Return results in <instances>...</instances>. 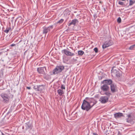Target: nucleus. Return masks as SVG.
<instances>
[{
	"mask_svg": "<svg viewBox=\"0 0 135 135\" xmlns=\"http://www.w3.org/2000/svg\"><path fill=\"white\" fill-rule=\"evenodd\" d=\"M94 105V103L91 106L90 104L86 101L84 100L82 103L81 108L83 110H86V111H89Z\"/></svg>",
	"mask_w": 135,
	"mask_h": 135,
	"instance_id": "nucleus-2",
	"label": "nucleus"
},
{
	"mask_svg": "<svg viewBox=\"0 0 135 135\" xmlns=\"http://www.w3.org/2000/svg\"><path fill=\"white\" fill-rule=\"evenodd\" d=\"M61 89H65V86L63 85H61Z\"/></svg>",
	"mask_w": 135,
	"mask_h": 135,
	"instance_id": "nucleus-27",
	"label": "nucleus"
},
{
	"mask_svg": "<svg viewBox=\"0 0 135 135\" xmlns=\"http://www.w3.org/2000/svg\"><path fill=\"white\" fill-rule=\"evenodd\" d=\"M93 134L94 135H98L97 133H93Z\"/></svg>",
	"mask_w": 135,
	"mask_h": 135,
	"instance_id": "nucleus-33",
	"label": "nucleus"
},
{
	"mask_svg": "<svg viewBox=\"0 0 135 135\" xmlns=\"http://www.w3.org/2000/svg\"><path fill=\"white\" fill-rule=\"evenodd\" d=\"M127 118L126 119L127 122L129 123L128 125L131 126L133 124L134 122L133 120L134 118L132 113L128 114L127 116Z\"/></svg>",
	"mask_w": 135,
	"mask_h": 135,
	"instance_id": "nucleus-4",
	"label": "nucleus"
},
{
	"mask_svg": "<svg viewBox=\"0 0 135 135\" xmlns=\"http://www.w3.org/2000/svg\"><path fill=\"white\" fill-rule=\"evenodd\" d=\"M78 21L77 19H74L71 22L68 23L69 26H70L71 25H75L76 23L78 22Z\"/></svg>",
	"mask_w": 135,
	"mask_h": 135,
	"instance_id": "nucleus-13",
	"label": "nucleus"
},
{
	"mask_svg": "<svg viewBox=\"0 0 135 135\" xmlns=\"http://www.w3.org/2000/svg\"><path fill=\"white\" fill-rule=\"evenodd\" d=\"M113 44V42L111 40H109L106 41L104 43V44L102 45V47L103 49H104L108 47Z\"/></svg>",
	"mask_w": 135,
	"mask_h": 135,
	"instance_id": "nucleus-8",
	"label": "nucleus"
},
{
	"mask_svg": "<svg viewBox=\"0 0 135 135\" xmlns=\"http://www.w3.org/2000/svg\"><path fill=\"white\" fill-rule=\"evenodd\" d=\"M23 129L24 128V127H23V128H22Z\"/></svg>",
	"mask_w": 135,
	"mask_h": 135,
	"instance_id": "nucleus-36",
	"label": "nucleus"
},
{
	"mask_svg": "<svg viewBox=\"0 0 135 135\" xmlns=\"http://www.w3.org/2000/svg\"><path fill=\"white\" fill-rule=\"evenodd\" d=\"M61 52L62 53H64L68 56H72L74 55H75L74 53H73L66 49L62 50Z\"/></svg>",
	"mask_w": 135,
	"mask_h": 135,
	"instance_id": "nucleus-10",
	"label": "nucleus"
},
{
	"mask_svg": "<svg viewBox=\"0 0 135 135\" xmlns=\"http://www.w3.org/2000/svg\"><path fill=\"white\" fill-rule=\"evenodd\" d=\"M64 20L62 19H61L57 22V23L61 24L63 22Z\"/></svg>",
	"mask_w": 135,
	"mask_h": 135,
	"instance_id": "nucleus-22",
	"label": "nucleus"
},
{
	"mask_svg": "<svg viewBox=\"0 0 135 135\" xmlns=\"http://www.w3.org/2000/svg\"><path fill=\"white\" fill-rule=\"evenodd\" d=\"M84 100L86 101L87 102L89 103L90 104L93 102V98H86Z\"/></svg>",
	"mask_w": 135,
	"mask_h": 135,
	"instance_id": "nucleus-16",
	"label": "nucleus"
},
{
	"mask_svg": "<svg viewBox=\"0 0 135 135\" xmlns=\"http://www.w3.org/2000/svg\"><path fill=\"white\" fill-rule=\"evenodd\" d=\"M112 81L111 79L105 80L103 81L102 83L103 84L105 83L108 85H110L112 84Z\"/></svg>",
	"mask_w": 135,
	"mask_h": 135,
	"instance_id": "nucleus-14",
	"label": "nucleus"
},
{
	"mask_svg": "<svg viewBox=\"0 0 135 135\" xmlns=\"http://www.w3.org/2000/svg\"><path fill=\"white\" fill-rule=\"evenodd\" d=\"M26 88L28 89H30L31 88L30 87H27Z\"/></svg>",
	"mask_w": 135,
	"mask_h": 135,
	"instance_id": "nucleus-31",
	"label": "nucleus"
},
{
	"mask_svg": "<svg viewBox=\"0 0 135 135\" xmlns=\"http://www.w3.org/2000/svg\"><path fill=\"white\" fill-rule=\"evenodd\" d=\"M104 94L107 96H102L100 98L99 101L102 103H105L107 102L108 100V99L111 95L109 91H107L104 93Z\"/></svg>",
	"mask_w": 135,
	"mask_h": 135,
	"instance_id": "nucleus-3",
	"label": "nucleus"
},
{
	"mask_svg": "<svg viewBox=\"0 0 135 135\" xmlns=\"http://www.w3.org/2000/svg\"><path fill=\"white\" fill-rule=\"evenodd\" d=\"M118 71H117L116 72V75L118 77H120V74L118 73Z\"/></svg>",
	"mask_w": 135,
	"mask_h": 135,
	"instance_id": "nucleus-28",
	"label": "nucleus"
},
{
	"mask_svg": "<svg viewBox=\"0 0 135 135\" xmlns=\"http://www.w3.org/2000/svg\"><path fill=\"white\" fill-rule=\"evenodd\" d=\"M45 86L44 85H35L34 86L33 88L36 91L41 92L42 90L44 89Z\"/></svg>",
	"mask_w": 135,
	"mask_h": 135,
	"instance_id": "nucleus-6",
	"label": "nucleus"
},
{
	"mask_svg": "<svg viewBox=\"0 0 135 135\" xmlns=\"http://www.w3.org/2000/svg\"><path fill=\"white\" fill-rule=\"evenodd\" d=\"M2 98V101L4 103H7L11 98H12L13 95L10 93L9 91L7 93H2L0 95Z\"/></svg>",
	"mask_w": 135,
	"mask_h": 135,
	"instance_id": "nucleus-1",
	"label": "nucleus"
},
{
	"mask_svg": "<svg viewBox=\"0 0 135 135\" xmlns=\"http://www.w3.org/2000/svg\"><path fill=\"white\" fill-rule=\"evenodd\" d=\"M100 89L102 90L105 92L108 91L109 87L107 84H104L101 86Z\"/></svg>",
	"mask_w": 135,
	"mask_h": 135,
	"instance_id": "nucleus-11",
	"label": "nucleus"
},
{
	"mask_svg": "<svg viewBox=\"0 0 135 135\" xmlns=\"http://www.w3.org/2000/svg\"><path fill=\"white\" fill-rule=\"evenodd\" d=\"M114 117L117 119L123 116V114L122 113H118L114 114Z\"/></svg>",
	"mask_w": 135,
	"mask_h": 135,
	"instance_id": "nucleus-12",
	"label": "nucleus"
},
{
	"mask_svg": "<svg viewBox=\"0 0 135 135\" xmlns=\"http://www.w3.org/2000/svg\"><path fill=\"white\" fill-rule=\"evenodd\" d=\"M57 92L60 96H61L64 94V92L62 89H59L58 90Z\"/></svg>",
	"mask_w": 135,
	"mask_h": 135,
	"instance_id": "nucleus-17",
	"label": "nucleus"
},
{
	"mask_svg": "<svg viewBox=\"0 0 135 135\" xmlns=\"http://www.w3.org/2000/svg\"><path fill=\"white\" fill-rule=\"evenodd\" d=\"M53 26L51 25L48 27H43V33L46 34L49 32L53 28Z\"/></svg>",
	"mask_w": 135,
	"mask_h": 135,
	"instance_id": "nucleus-7",
	"label": "nucleus"
},
{
	"mask_svg": "<svg viewBox=\"0 0 135 135\" xmlns=\"http://www.w3.org/2000/svg\"><path fill=\"white\" fill-rule=\"evenodd\" d=\"M135 2V0H130L129 5L131 6Z\"/></svg>",
	"mask_w": 135,
	"mask_h": 135,
	"instance_id": "nucleus-18",
	"label": "nucleus"
},
{
	"mask_svg": "<svg viewBox=\"0 0 135 135\" xmlns=\"http://www.w3.org/2000/svg\"><path fill=\"white\" fill-rule=\"evenodd\" d=\"M16 45L15 44H12L10 45V46L11 47H13L15 46Z\"/></svg>",
	"mask_w": 135,
	"mask_h": 135,
	"instance_id": "nucleus-29",
	"label": "nucleus"
},
{
	"mask_svg": "<svg viewBox=\"0 0 135 135\" xmlns=\"http://www.w3.org/2000/svg\"><path fill=\"white\" fill-rule=\"evenodd\" d=\"M94 51H95V52H98V49L97 47H95L94 49Z\"/></svg>",
	"mask_w": 135,
	"mask_h": 135,
	"instance_id": "nucleus-26",
	"label": "nucleus"
},
{
	"mask_svg": "<svg viewBox=\"0 0 135 135\" xmlns=\"http://www.w3.org/2000/svg\"><path fill=\"white\" fill-rule=\"evenodd\" d=\"M37 71L40 74L44 75L45 74V72L46 71V68L44 67L38 68Z\"/></svg>",
	"mask_w": 135,
	"mask_h": 135,
	"instance_id": "nucleus-9",
	"label": "nucleus"
},
{
	"mask_svg": "<svg viewBox=\"0 0 135 135\" xmlns=\"http://www.w3.org/2000/svg\"><path fill=\"white\" fill-rule=\"evenodd\" d=\"M118 135H121V133L119 131H118Z\"/></svg>",
	"mask_w": 135,
	"mask_h": 135,
	"instance_id": "nucleus-30",
	"label": "nucleus"
},
{
	"mask_svg": "<svg viewBox=\"0 0 135 135\" xmlns=\"http://www.w3.org/2000/svg\"><path fill=\"white\" fill-rule=\"evenodd\" d=\"M121 19L120 17H119L117 20V22L118 23H120L121 22Z\"/></svg>",
	"mask_w": 135,
	"mask_h": 135,
	"instance_id": "nucleus-24",
	"label": "nucleus"
},
{
	"mask_svg": "<svg viewBox=\"0 0 135 135\" xmlns=\"http://www.w3.org/2000/svg\"><path fill=\"white\" fill-rule=\"evenodd\" d=\"M1 134L2 135H4L3 133H2L1 131H0V135H1Z\"/></svg>",
	"mask_w": 135,
	"mask_h": 135,
	"instance_id": "nucleus-32",
	"label": "nucleus"
},
{
	"mask_svg": "<svg viewBox=\"0 0 135 135\" xmlns=\"http://www.w3.org/2000/svg\"><path fill=\"white\" fill-rule=\"evenodd\" d=\"M111 90L112 92H114L116 91V85L112 84L110 85Z\"/></svg>",
	"mask_w": 135,
	"mask_h": 135,
	"instance_id": "nucleus-15",
	"label": "nucleus"
},
{
	"mask_svg": "<svg viewBox=\"0 0 135 135\" xmlns=\"http://www.w3.org/2000/svg\"><path fill=\"white\" fill-rule=\"evenodd\" d=\"M25 127L26 128V129L27 130V129H29L30 128L31 126L30 125H28L27 124H26L25 126Z\"/></svg>",
	"mask_w": 135,
	"mask_h": 135,
	"instance_id": "nucleus-21",
	"label": "nucleus"
},
{
	"mask_svg": "<svg viewBox=\"0 0 135 135\" xmlns=\"http://www.w3.org/2000/svg\"><path fill=\"white\" fill-rule=\"evenodd\" d=\"M1 53L0 52V55H1Z\"/></svg>",
	"mask_w": 135,
	"mask_h": 135,
	"instance_id": "nucleus-35",
	"label": "nucleus"
},
{
	"mask_svg": "<svg viewBox=\"0 0 135 135\" xmlns=\"http://www.w3.org/2000/svg\"><path fill=\"white\" fill-rule=\"evenodd\" d=\"M10 30H11V27H9V28L8 27L6 29V30L4 31V32L5 33H7Z\"/></svg>",
	"mask_w": 135,
	"mask_h": 135,
	"instance_id": "nucleus-19",
	"label": "nucleus"
},
{
	"mask_svg": "<svg viewBox=\"0 0 135 135\" xmlns=\"http://www.w3.org/2000/svg\"><path fill=\"white\" fill-rule=\"evenodd\" d=\"M119 4L122 6H125V4H124L123 2L121 1H119Z\"/></svg>",
	"mask_w": 135,
	"mask_h": 135,
	"instance_id": "nucleus-23",
	"label": "nucleus"
},
{
	"mask_svg": "<svg viewBox=\"0 0 135 135\" xmlns=\"http://www.w3.org/2000/svg\"><path fill=\"white\" fill-rule=\"evenodd\" d=\"M64 69V67L63 66H56V68L53 71V73L54 74H57L61 72Z\"/></svg>",
	"mask_w": 135,
	"mask_h": 135,
	"instance_id": "nucleus-5",
	"label": "nucleus"
},
{
	"mask_svg": "<svg viewBox=\"0 0 135 135\" xmlns=\"http://www.w3.org/2000/svg\"><path fill=\"white\" fill-rule=\"evenodd\" d=\"M135 45H132L129 47V49L131 50H133L134 47Z\"/></svg>",
	"mask_w": 135,
	"mask_h": 135,
	"instance_id": "nucleus-25",
	"label": "nucleus"
},
{
	"mask_svg": "<svg viewBox=\"0 0 135 135\" xmlns=\"http://www.w3.org/2000/svg\"><path fill=\"white\" fill-rule=\"evenodd\" d=\"M84 53V52L82 51H79L78 52V54L79 55H82Z\"/></svg>",
	"mask_w": 135,
	"mask_h": 135,
	"instance_id": "nucleus-20",
	"label": "nucleus"
},
{
	"mask_svg": "<svg viewBox=\"0 0 135 135\" xmlns=\"http://www.w3.org/2000/svg\"><path fill=\"white\" fill-rule=\"evenodd\" d=\"M66 31H67V32H68V29H67V30H66Z\"/></svg>",
	"mask_w": 135,
	"mask_h": 135,
	"instance_id": "nucleus-34",
	"label": "nucleus"
}]
</instances>
